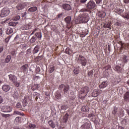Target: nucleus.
Returning a JSON list of instances; mask_svg holds the SVG:
<instances>
[{"instance_id": "1", "label": "nucleus", "mask_w": 129, "mask_h": 129, "mask_svg": "<svg viewBox=\"0 0 129 129\" xmlns=\"http://www.w3.org/2000/svg\"><path fill=\"white\" fill-rule=\"evenodd\" d=\"M88 92H89V87L86 86L82 88L79 92V98L81 99H84L86 95L88 94Z\"/></svg>"}, {"instance_id": "2", "label": "nucleus", "mask_w": 129, "mask_h": 129, "mask_svg": "<svg viewBox=\"0 0 129 129\" xmlns=\"http://www.w3.org/2000/svg\"><path fill=\"white\" fill-rule=\"evenodd\" d=\"M80 21L82 23H87L89 21V16L87 13H84L81 15L80 16Z\"/></svg>"}, {"instance_id": "3", "label": "nucleus", "mask_w": 129, "mask_h": 129, "mask_svg": "<svg viewBox=\"0 0 129 129\" xmlns=\"http://www.w3.org/2000/svg\"><path fill=\"white\" fill-rule=\"evenodd\" d=\"M78 62L81 64L82 66H86V64H87V60L86 58L83 56V55H80L78 58Z\"/></svg>"}, {"instance_id": "4", "label": "nucleus", "mask_w": 129, "mask_h": 129, "mask_svg": "<svg viewBox=\"0 0 129 129\" xmlns=\"http://www.w3.org/2000/svg\"><path fill=\"white\" fill-rule=\"evenodd\" d=\"M10 13H11V11H10V9L8 8H3L1 11V18H5V17H7V16H9V15L10 14Z\"/></svg>"}, {"instance_id": "5", "label": "nucleus", "mask_w": 129, "mask_h": 129, "mask_svg": "<svg viewBox=\"0 0 129 129\" xmlns=\"http://www.w3.org/2000/svg\"><path fill=\"white\" fill-rule=\"evenodd\" d=\"M64 21L67 24V28L71 29L72 27V23H71V17L68 16L64 19Z\"/></svg>"}, {"instance_id": "6", "label": "nucleus", "mask_w": 129, "mask_h": 129, "mask_svg": "<svg viewBox=\"0 0 129 129\" xmlns=\"http://www.w3.org/2000/svg\"><path fill=\"white\" fill-rule=\"evenodd\" d=\"M95 7H96V5L95 4V2L93 1H90L87 4V8L88 10H93Z\"/></svg>"}, {"instance_id": "7", "label": "nucleus", "mask_w": 129, "mask_h": 129, "mask_svg": "<svg viewBox=\"0 0 129 129\" xmlns=\"http://www.w3.org/2000/svg\"><path fill=\"white\" fill-rule=\"evenodd\" d=\"M27 6V3H20L16 6V9L18 10V11H21V10H23V9H25Z\"/></svg>"}, {"instance_id": "8", "label": "nucleus", "mask_w": 129, "mask_h": 129, "mask_svg": "<svg viewBox=\"0 0 129 129\" xmlns=\"http://www.w3.org/2000/svg\"><path fill=\"white\" fill-rule=\"evenodd\" d=\"M101 92H102V91L101 90L95 89L93 91L92 96H93V97H97L99 94H101Z\"/></svg>"}, {"instance_id": "9", "label": "nucleus", "mask_w": 129, "mask_h": 129, "mask_svg": "<svg viewBox=\"0 0 129 129\" xmlns=\"http://www.w3.org/2000/svg\"><path fill=\"white\" fill-rule=\"evenodd\" d=\"M32 27H33V24L31 22H28L22 27V30H30Z\"/></svg>"}, {"instance_id": "10", "label": "nucleus", "mask_w": 129, "mask_h": 129, "mask_svg": "<svg viewBox=\"0 0 129 129\" xmlns=\"http://www.w3.org/2000/svg\"><path fill=\"white\" fill-rule=\"evenodd\" d=\"M2 111L3 112H11L12 108L10 106H4L2 108Z\"/></svg>"}, {"instance_id": "11", "label": "nucleus", "mask_w": 129, "mask_h": 129, "mask_svg": "<svg viewBox=\"0 0 129 129\" xmlns=\"http://www.w3.org/2000/svg\"><path fill=\"white\" fill-rule=\"evenodd\" d=\"M29 101H31V96H26L24 97L23 101V104L26 106V105L28 104V102H29Z\"/></svg>"}, {"instance_id": "12", "label": "nucleus", "mask_w": 129, "mask_h": 129, "mask_svg": "<svg viewBox=\"0 0 129 129\" xmlns=\"http://www.w3.org/2000/svg\"><path fill=\"white\" fill-rule=\"evenodd\" d=\"M62 9H63V10H65V11H71V10H72L71 6H70V5L69 4H64L62 5Z\"/></svg>"}, {"instance_id": "13", "label": "nucleus", "mask_w": 129, "mask_h": 129, "mask_svg": "<svg viewBox=\"0 0 129 129\" xmlns=\"http://www.w3.org/2000/svg\"><path fill=\"white\" fill-rule=\"evenodd\" d=\"M9 78V80H10V81H11V82H15V81H17V77H16V76L10 74L8 76Z\"/></svg>"}, {"instance_id": "14", "label": "nucleus", "mask_w": 129, "mask_h": 129, "mask_svg": "<svg viewBox=\"0 0 129 129\" xmlns=\"http://www.w3.org/2000/svg\"><path fill=\"white\" fill-rule=\"evenodd\" d=\"M2 89L3 91H5V92H8V91H10L11 89V87L9 85H4L2 87Z\"/></svg>"}, {"instance_id": "15", "label": "nucleus", "mask_w": 129, "mask_h": 129, "mask_svg": "<svg viewBox=\"0 0 129 129\" xmlns=\"http://www.w3.org/2000/svg\"><path fill=\"white\" fill-rule=\"evenodd\" d=\"M108 85L107 81H103L99 85V87L101 89L105 88Z\"/></svg>"}, {"instance_id": "16", "label": "nucleus", "mask_w": 129, "mask_h": 129, "mask_svg": "<svg viewBox=\"0 0 129 129\" xmlns=\"http://www.w3.org/2000/svg\"><path fill=\"white\" fill-rule=\"evenodd\" d=\"M113 70L117 73H122V68L118 66H116L113 68Z\"/></svg>"}, {"instance_id": "17", "label": "nucleus", "mask_w": 129, "mask_h": 129, "mask_svg": "<svg viewBox=\"0 0 129 129\" xmlns=\"http://www.w3.org/2000/svg\"><path fill=\"white\" fill-rule=\"evenodd\" d=\"M28 64H25L21 67L20 70L22 71V72H27V71H28Z\"/></svg>"}, {"instance_id": "18", "label": "nucleus", "mask_w": 129, "mask_h": 129, "mask_svg": "<svg viewBox=\"0 0 129 129\" xmlns=\"http://www.w3.org/2000/svg\"><path fill=\"white\" fill-rule=\"evenodd\" d=\"M115 12L116 14H118V15H120L124 12V10L117 7L115 9Z\"/></svg>"}, {"instance_id": "19", "label": "nucleus", "mask_w": 129, "mask_h": 129, "mask_svg": "<svg viewBox=\"0 0 129 129\" xmlns=\"http://www.w3.org/2000/svg\"><path fill=\"white\" fill-rule=\"evenodd\" d=\"M40 51V45H37L33 49L32 51L33 54H36Z\"/></svg>"}, {"instance_id": "20", "label": "nucleus", "mask_w": 129, "mask_h": 129, "mask_svg": "<svg viewBox=\"0 0 129 129\" xmlns=\"http://www.w3.org/2000/svg\"><path fill=\"white\" fill-rule=\"evenodd\" d=\"M37 10H38V8L36 6H33L28 9V12H29V13H34L37 12Z\"/></svg>"}, {"instance_id": "21", "label": "nucleus", "mask_w": 129, "mask_h": 129, "mask_svg": "<svg viewBox=\"0 0 129 129\" xmlns=\"http://www.w3.org/2000/svg\"><path fill=\"white\" fill-rule=\"evenodd\" d=\"M81 129H89L90 128V124L88 123H85L84 124H83L81 127Z\"/></svg>"}, {"instance_id": "22", "label": "nucleus", "mask_w": 129, "mask_h": 129, "mask_svg": "<svg viewBox=\"0 0 129 129\" xmlns=\"http://www.w3.org/2000/svg\"><path fill=\"white\" fill-rule=\"evenodd\" d=\"M39 88H40V84H34L31 87V89L33 91L37 90V89H39Z\"/></svg>"}, {"instance_id": "23", "label": "nucleus", "mask_w": 129, "mask_h": 129, "mask_svg": "<svg viewBox=\"0 0 129 129\" xmlns=\"http://www.w3.org/2000/svg\"><path fill=\"white\" fill-rule=\"evenodd\" d=\"M69 115L68 113H66L62 118V121L64 123H66L68 121V118H69Z\"/></svg>"}, {"instance_id": "24", "label": "nucleus", "mask_w": 129, "mask_h": 129, "mask_svg": "<svg viewBox=\"0 0 129 129\" xmlns=\"http://www.w3.org/2000/svg\"><path fill=\"white\" fill-rule=\"evenodd\" d=\"M123 98L125 101H128L129 102V92H126Z\"/></svg>"}, {"instance_id": "25", "label": "nucleus", "mask_w": 129, "mask_h": 129, "mask_svg": "<svg viewBox=\"0 0 129 129\" xmlns=\"http://www.w3.org/2000/svg\"><path fill=\"white\" fill-rule=\"evenodd\" d=\"M81 111H83V112H88V111H89V108L86 106H83L81 108Z\"/></svg>"}, {"instance_id": "26", "label": "nucleus", "mask_w": 129, "mask_h": 129, "mask_svg": "<svg viewBox=\"0 0 129 129\" xmlns=\"http://www.w3.org/2000/svg\"><path fill=\"white\" fill-rule=\"evenodd\" d=\"M122 49H125V50H128L129 49V43H124V44H122L121 49L122 50Z\"/></svg>"}, {"instance_id": "27", "label": "nucleus", "mask_w": 129, "mask_h": 129, "mask_svg": "<svg viewBox=\"0 0 129 129\" xmlns=\"http://www.w3.org/2000/svg\"><path fill=\"white\" fill-rule=\"evenodd\" d=\"M13 32L14 30L12 28L9 27L7 29L6 34L7 35H10V34H12L13 33Z\"/></svg>"}, {"instance_id": "28", "label": "nucleus", "mask_w": 129, "mask_h": 129, "mask_svg": "<svg viewBox=\"0 0 129 129\" xmlns=\"http://www.w3.org/2000/svg\"><path fill=\"white\" fill-rule=\"evenodd\" d=\"M48 123L49 125L52 127V128H55V124L54 123V122H53V120L48 121Z\"/></svg>"}, {"instance_id": "29", "label": "nucleus", "mask_w": 129, "mask_h": 129, "mask_svg": "<svg viewBox=\"0 0 129 129\" xmlns=\"http://www.w3.org/2000/svg\"><path fill=\"white\" fill-rule=\"evenodd\" d=\"M110 23L109 22H106L103 25V28H108V29H110V30L111 29V27H110Z\"/></svg>"}, {"instance_id": "30", "label": "nucleus", "mask_w": 129, "mask_h": 129, "mask_svg": "<svg viewBox=\"0 0 129 129\" xmlns=\"http://www.w3.org/2000/svg\"><path fill=\"white\" fill-rule=\"evenodd\" d=\"M11 59H12V56L8 55L5 59V63H9L11 61Z\"/></svg>"}, {"instance_id": "31", "label": "nucleus", "mask_w": 129, "mask_h": 129, "mask_svg": "<svg viewBox=\"0 0 129 129\" xmlns=\"http://www.w3.org/2000/svg\"><path fill=\"white\" fill-rule=\"evenodd\" d=\"M20 95V94L19 93V92L18 91H15L14 92V94H13V97L14 98H18Z\"/></svg>"}, {"instance_id": "32", "label": "nucleus", "mask_w": 129, "mask_h": 129, "mask_svg": "<svg viewBox=\"0 0 129 129\" xmlns=\"http://www.w3.org/2000/svg\"><path fill=\"white\" fill-rule=\"evenodd\" d=\"M69 85H64V87L63 88V91L64 93H67L68 92V91L69 90Z\"/></svg>"}, {"instance_id": "33", "label": "nucleus", "mask_w": 129, "mask_h": 129, "mask_svg": "<svg viewBox=\"0 0 129 129\" xmlns=\"http://www.w3.org/2000/svg\"><path fill=\"white\" fill-rule=\"evenodd\" d=\"M36 40H37V38L36 37V36H33L29 40V42L31 43H35V42H36Z\"/></svg>"}, {"instance_id": "34", "label": "nucleus", "mask_w": 129, "mask_h": 129, "mask_svg": "<svg viewBox=\"0 0 129 129\" xmlns=\"http://www.w3.org/2000/svg\"><path fill=\"white\" fill-rule=\"evenodd\" d=\"M14 114L15 115H24V113H21L20 111H14Z\"/></svg>"}, {"instance_id": "35", "label": "nucleus", "mask_w": 129, "mask_h": 129, "mask_svg": "<svg viewBox=\"0 0 129 129\" xmlns=\"http://www.w3.org/2000/svg\"><path fill=\"white\" fill-rule=\"evenodd\" d=\"M99 18H104L106 16L105 12H101L99 14Z\"/></svg>"}, {"instance_id": "36", "label": "nucleus", "mask_w": 129, "mask_h": 129, "mask_svg": "<svg viewBox=\"0 0 129 129\" xmlns=\"http://www.w3.org/2000/svg\"><path fill=\"white\" fill-rule=\"evenodd\" d=\"M31 54H32V51H31V49H27L25 56H26V57H28V56H30Z\"/></svg>"}, {"instance_id": "37", "label": "nucleus", "mask_w": 129, "mask_h": 129, "mask_svg": "<svg viewBox=\"0 0 129 129\" xmlns=\"http://www.w3.org/2000/svg\"><path fill=\"white\" fill-rule=\"evenodd\" d=\"M80 72V70H79V68H76L74 70V73L75 74H79Z\"/></svg>"}, {"instance_id": "38", "label": "nucleus", "mask_w": 129, "mask_h": 129, "mask_svg": "<svg viewBox=\"0 0 129 129\" xmlns=\"http://www.w3.org/2000/svg\"><path fill=\"white\" fill-rule=\"evenodd\" d=\"M93 73L94 72H93V70H91L88 72V76L89 77H92L93 76Z\"/></svg>"}, {"instance_id": "39", "label": "nucleus", "mask_w": 129, "mask_h": 129, "mask_svg": "<svg viewBox=\"0 0 129 129\" xmlns=\"http://www.w3.org/2000/svg\"><path fill=\"white\" fill-rule=\"evenodd\" d=\"M18 23L15 22H11L9 23V26H11L12 27H16Z\"/></svg>"}, {"instance_id": "40", "label": "nucleus", "mask_w": 129, "mask_h": 129, "mask_svg": "<svg viewBox=\"0 0 129 129\" xmlns=\"http://www.w3.org/2000/svg\"><path fill=\"white\" fill-rule=\"evenodd\" d=\"M21 120H22L21 117H17L15 118V122L17 123H19V122H21Z\"/></svg>"}, {"instance_id": "41", "label": "nucleus", "mask_w": 129, "mask_h": 129, "mask_svg": "<svg viewBox=\"0 0 129 129\" xmlns=\"http://www.w3.org/2000/svg\"><path fill=\"white\" fill-rule=\"evenodd\" d=\"M36 36L37 38L39 39V40H41V38H42V33L41 32H37L36 34Z\"/></svg>"}, {"instance_id": "42", "label": "nucleus", "mask_w": 129, "mask_h": 129, "mask_svg": "<svg viewBox=\"0 0 129 129\" xmlns=\"http://www.w3.org/2000/svg\"><path fill=\"white\" fill-rule=\"evenodd\" d=\"M13 83L14 85L16 86V87H19V86H20V81H17L16 80L15 82H14Z\"/></svg>"}, {"instance_id": "43", "label": "nucleus", "mask_w": 129, "mask_h": 129, "mask_svg": "<svg viewBox=\"0 0 129 129\" xmlns=\"http://www.w3.org/2000/svg\"><path fill=\"white\" fill-rule=\"evenodd\" d=\"M54 70H55V68L53 66H51L49 67V72L50 73H52L54 72Z\"/></svg>"}, {"instance_id": "44", "label": "nucleus", "mask_w": 129, "mask_h": 129, "mask_svg": "<svg viewBox=\"0 0 129 129\" xmlns=\"http://www.w3.org/2000/svg\"><path fill=\"white\" fill-rule=\"evenodd\" d=\"M55 97H56V98H57V99H59L60 98H61V94H60V93L59 92L56 93L55 94Z\"/></svg>"}, {"instance_id": "45", "label": "nucleus", "mask_w": 129, "mask_h": 129, "mask_svg": "<svg viewBox=\"0 0 129 129\" xmlns=\"http://www.w3.org/2000/svg\"><path fill=\"white\" fill-rule=\"evenodd\" d=\"M33 79L34 81H37V80L40 79V77L37 76H33Z\"/></svg>"}, {"instance_id": "46", "label": "nucleus", "mask_w": 129, "mask_h": 129, "mask_svg": "<svg viewBox=\"0 0 129 129\" xmlns=\"http://www.w3.org/2000/svg\"><path fill=\"white\" fill-rule=\"evenodd\" d=\"M65 53L68 55H70V48L69 47L67 48L65 50Z\"/></svg>"}, {"instance_id": "47", "label": "nucleus", "mask_w": 129, "mask_h": 129, "mask_svg": "<svg viewBox=\"0 0 129 129\" xmlns=\"http://www.w3.org/2000/svg\"><path fill=\"white\" fill-rule=\"evenodd\" d=\"M105 70H110L111 69V66L110 65H107L104 68Z\"/></svg>"}, {"instance_id": "48", "label": "nucleus", "mask_w": 129, "mask_h": 129, "mask_svg": "<svg viewBox=\"0 0 129 129\" xmlns=\"http://www.w3.org/2000/svg\"><path fill=\"white\" fill-rule=\"evenodd\" d=\"M97 5H100L102 4V0H95Z\"/></svg>"}, {"instance_id": "49", "label": "nucleus", "mask_w": 129, "mask_h": 129, "mask_svg": "<svg viewBox=\"0 0 129 129\" xmlns=\"http://www.w3.org/2000/svg\"><path fill=\"white\" fill-rule=\"evenodd\" d=\"M126 57L127 56L126 55H124L123 56V62H124V63H126V62H127V60H126Z\"/></svg>"}, {"instance_id": "50", "label": "nucleus", "mask_w": 129, "mask_h": 129, "mask_svg": "<svg viewBox=\"0 0 129 129\" xmlns=\"http://www.w3.org/2000/svg\"><path fill=\"white\" fill-rule=\"evenodd\" d=\"M16 107L17 108H22V105L21 104V103H18L16 104Z\"/></svg>"}, {"instance_id": "51", "label": "nucleus", "mask_w": 129, "mask_h": 129, "mask_svg": "<svg viewBox=\"0 0 129 129\" xmlns=\"http://www.w3.org/2000/svg\"><path fill=\"white\" fill-rule=\"evenodd\" d=\"M75 98H76V96L73 95L72 97H71L70 100H72V102H73V101L74 99H75Z\"/></svg>"}, {"instance_id": "52", "label": "nucleus", "mask_w": 129, "mask_h": 129, "mask_svg": "<svg viewBox=\"0 0 129 129\" xmlns=\"http://www.w3.org/2000/svg\"><path fill=\"white\" fill-rule=\"evenodd\" d=\"M75 22L76 24H80V23H82V22H81V20H80V18L79 19H76Z\"/></svg>"}, {"instance_id": "53", "label": "nucleus", "mask_w": 129, "mask_h": 129, "mask_svg": "<svg viewBox=\"0 0 129 129\" xmlns=\"http://www.w3.org/2000/svg\"><path fill=\"white\" fill-rule=\"evenodd\" d=\"M116 112H117V108H115L112 111V114H116Z\"/></svg>"}, {"instance_id": "54", "label": "nucleus", "mask_w": 129, "mask_h": 129, "mask_svg": "<svg viewBox=\"0 0 129 129\" xmlns=\"http://www.w3.org/2000/svg\"><path fill=\"white\" fill-rule=\"evenodd\" d=\"M20 40V36L19 35H16L14 38V41H19Z\"/></svg>"}, {"instance_id": "55", "label": "nucleus", "mask_w": 129, "mask_h": 129, "mask_svg": "<svg viewBox=\"0 0 129 129\" xmlns=\"http://www.w3.org/2000/svg\"><path fill=\"white\" fill-rule=\"evenodd\" d=\"M20 19H21V17L19 15H17L16 16V17L15 18V20L19 21V20H20Z\"/></svg>"}, {"instance_id": "56", "label": "nucleus", "mask_w": 129, "mask_h": 129, "mask_svg": "<svg viewBox=\"0 0 129 129\" xmlns=\"http://www.w3.org/2000/svg\"><path fill=\"white\" fill-rule=\"evenodd\" d=\"M1 115L3 117H9V116H10L9 114H5L4 113H2Z\"/></svg>"}, {"instance_id": "57", "label": "nucleus", "mask_w": 129, "mask_h": 129, "mask_svg": "<svg viewBox=\"0 0 129 129\" xmlns=\"http://www.w3.org/2000/svg\"><path fill=\"white\" fill-rule=\"evenodd\" d=\"M29 127H30V128H35L36 125L35 124H30L29 125Z\"/></svg>"}, {"instance_id": "58", "label": "nucleus", "mask_w": 129, "mask_h": 129, "mask_svg": "<svg viewBox=\"0 0 129 129\" xmlns=\"http://www.w3.org/2000/svg\"><path fill=\"white\" fill-rule=\"evenodd\" d=\"M62 16H63V14H58L57 15V16L56 17V19H60V18H62Z\"/></svg>"}, {"instance_id": "59", "label": "nucleus", "mask_w": 129, "mask_h": 129, "mask_svg": "<svg viewBox=\"0 0 129 129\" xmlns=\"http://www.w3.org/2000/svg\"><path fill=\"white\" fill-rule=\"evenodd\" d=\"M10 39H11V37H8L6 39H5V43H9Z\"/></svg>"}, {"instance_id": "60", "label": "nucleus", "mask_w": 129, "mask_h": 129, "mask_svg": "<svg viewBox=\"0 0 129 129\" xmlns=\"http://www.w3.org/2000/svg\"><path fill=\"white\" fill-rule=\"evenodd\" d=\"M65 86V85H60L59 86V89H63V88H64Z\"/></svg>"}, {"instance_id": "61", "label": "nucleus", "mask_w": 129, "mask_h": 129, "mask_svg": "<svg viewBox=\"0 0 129 129\" xmlns=\"http://www.w3.org/2000/svg\"><path fill=\"white\" fill-rule=\"evenodd\" d=\"M80 12H81V13H84V12H87V9H82L81 10H80Z\"/></svg>"}, {"instance_id": "62", "label": "nucleus", "mask_w": 129, "mask_h": 129, "mask_svg": "<svg viewBox=\"0 0 129 129\" xmlns=\"http://www.w3.org/2000/svg\"><path fill=\"white\" fill-rule=\"evenodd\" d=\"M37 73H39V72H40L41 71V69H40V68L37 67L36 68V70Z\"/></svg>"}, {"instance_id": "63", "label": "nucleus", "mask_w": 129, "mask_h": 129, "mask_svg": "<svg viewBox=\"0 0 129 129\" xmlns=\"http://www.w3.org/2000/svg\"><path fill=\"white\" fill-rule=\"evenodd\" d=\"M125 18H126V19H128L129 20V14L128 13H126L125 14Z\"/></svg>"}, {"instance_id": "64", "label": "nucleus", "mask_w": 129, "mask_h": 129, "mask_svg": "<svg viewBox=\"0 0 129 129\" xmlns=\"http://www.w3.org/2000/svg\"><path fill=\"white\" fill-rule=\"evenodd\" d=\"M123 3L126 4H128L129 0H123Z\"/></svg>"}]
</instances>
